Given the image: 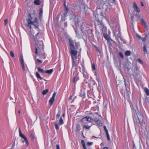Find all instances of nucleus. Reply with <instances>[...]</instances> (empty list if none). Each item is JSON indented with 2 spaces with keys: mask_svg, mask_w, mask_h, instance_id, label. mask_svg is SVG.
Segmentation results:
<instances>
[{
  "mask_svg": "<svg viewBox=\"0 0 149 149\" xmlns=\"http://www.w3.org/2000/svg\"><path fill=\"white\" fill-rule=\"evenodd\" d=\"M69 45L70 46V53L71 56H76L77 54V50L79 49L80 52L81 49L80 47V45L77 43H74V41L71 39H69Z\"/></svg>",
  "mask_w": 149,
  "mask_h": 149,
  "instance_id": "f257e3e1",
  "label": "nucleus"
},
{
  "mask_svg": "<svg viewBox=\"0 0 149 149\" xmlns=\"http://www.w3.org/2000/svg\"><path fill=\"white\" fill-rule=\"evenodd\" d=\"M35 53L36 55L43 56L45 55L43 50V42L42 41L36 42Z\"/></svg>",
  "mask_w": 149,
  "mask_h": 149,
  "instance_id": "f03ea898",
  "label": "nucleus"
},
{
  "mask_svg": "<svg viewBox=\"0 0 149 149\" xmlns=\"http://www.w3.org/2000/svg\"><path fill=\"white\" fill-rule=\"evenodd\" d=\"M72 69L75 67V69L78 70V65L81 63L82 67L83 66L81 60V56H72Z\"/></svg>",
  "mask_w": 149,
  "mask_h": 149,
  "instance_id": "7ed1b4c3",
  "label": "nucleus"
},
{
  "mask_svg": "<svg viewBox=\"0 0 149 149\" xmlns=\"http://www.w3.org/2000/svg\"><path fill=\"white\" fill-rule=\"evenodd\" d=\"M143 116L141 112L138 111L136 112V114L134 115L133 119L136 125H138L140 122L143 120Z\"/></svg>",
  "mask_w": 149,
  "mask_h": 149,
  "instance_id": "20e7f679",
  "label": "nucleus"
},
{
  "mask_svg": "<svg viewBox=\"0 0 149 149\" xmlns=\"http://www.w3.org/2000/svg\"><path fill=\"white\" fill-rule=\"evenodd\" d=\"M79 72H78V70H77L76 68L74 69L73 73V82L74 84V86L76 84L77 81H79Z\"/></svg>",
  "mask_w": 149,
  "mask_h": 149,
  "instance_id": "39448f33",
  "label": "nucleus"
},
{
  "mask_svg": "<svg viewBox=\"0 0 149 149\" xmlns=\"http://www.w3.org/2000/svg\"><path fill=\"white\" fill-rule=\"evenodd\" d=\"M102 0H98L97 2V13L98 14L102 15V5L101 3Z\"/></svg>",
  "mask_w": 149,
  "mask_h": 149,
  "instance_id": "423d86ee",
  "label": "nucleus"
},
{
  "mask_svg": "<svg viewBox=\"0 0 149 149\" xmlns=\"http://www.w3.org/2000/svg\"><path fill=\"white\" fill-rule=\"evenodd\" d=\"M19 136L20 137H21L22 138V139H23L24 140V141L26 143V144L28 146L29 145V143L26 136L24 134H23L22 133L21 131L19 129Z\"/></svg>",
  "mask_w": 149,
  "mask_h": 149,
  "instance_id": "0eeeda50",
  "label": "nucleus"
},
{
  "mask_svg": "<svg viewBox=\"0 0 149 149\" xmlns=\"http://www.w3.org/2000/svg\"><path fill=\"white\" fill-rule=\"evenodd\" d=\"M97 80L98 83V86L97 87V89L99 92V94H102V84L101 81H100L99 78H97Z\"/></svg>",
  "mask_w": 149,
  "mask_h": 149,
  "instance_id": "6e6552de",
  "label": "nucleus"
},
{
  "mask_svg": "<svg viewBox=\"0 0 149 149\" xmlns=\"http://www.w3.org/2000/svg\"><path fill=\"white\" fill-rule=\"evenodd\" d=\"M86 88L83 87H82L80 92L79 96L82 97L83 98H84L86 97Z\"/></svg>",
  "mask_w": 149,
  "mask_h": 149,
  "instance_id": "1a4fd4ad",
  "label": "nucleus"
},
{
  "mask_svg": "<svg viewBox=\"0 0 149 149\" xmlns=\"http://www.w3.org/2000/svg\"><path fill=\"white\" fill-rule=\"evenodd\" d=\"M93 119L89 116H86L82 118L81 120V122L83 123H85L86 121L92 122Z\"/></svg>",
  "mask_w": 149,
  "mask_h": 149,
  "instance_id": "9d476101",
  "label": "nucleus"
},
{
  "mask_svg": "<svg viewBox=\"0 0 149 149\" xmlns=\"http://www.w3.org/2000/svg\"><path fill=\"white\" fill-rule=\"evenodd\" d=\"M83 69L82 70V73L83 75V77L86 79H88L89 78V74L87 73V71L84 68V66L82 67Z\"/></svg>",
  "mask_w": 149,
  "mask_h": 149,
  "instance_id": "9b49d317",
  "label": "nucleus"
},
{
  "mask_svg": "<svg viewBox=\"0 0 149 149\" xmlns=\"http://www.w3.org/2000/svg\"><path fill=\"white\" fill-rule=\"evenodd\" d=\"M110 32L109 31V34L104 33H103V36L105 39L107 41V43L109 41V40L111 39L110 36Z\"/></svg>",
  "mask_w": 149,
  "mask_h": 149,
  "instance_id": "f8f14e48",
  "label": "nucleus"
},
{
  "mask_svg": "<svg viewBox=\"0 0 149 149\" xmlns=\"http://www.w3.org/2000/svg\"><path fill=\"white\" fill-rule=\"evenodd\" d=\"M23 57V56H20L19 60L22 70L24 72H25V68L24 64V61Z\"/></svg>",
  "mask_w": 149,
  "mask_h": 149,
  "instance_id": "ddd939ff",
  "label": "nucleus"
},
{
  "mask_svg": "<svg viewBox=\"0 0 149 149\" xmlns=\"http://www.w3.org/2000/svg\"><path fill=\"white\" fill-rule=\"evenodd\" d=\"M133 7L134 8V10L136 11L137 13H139L140 12V10L138 7L137 4L135 2L133 3Z\"/></svg>",
  "mask_w": 149,
  "mask_h": 149,
  "instance_id": "4468645a",
  "label": "nucleus"
},
{
  "mask_svg": "<svg viewBox=\"0 0 149 149\" xmlns=\"http://www.w3.org/2000/svg\"><path fill=\"white\" fill-rule=\"evenodd\" d=\"M94 121L96 122V123L100 127L102 125V123L101 120L97 118H95Z\"/></svg>",
  "mask_w": 149,
  "mask_h": 149,
  "instance_id": "2eb2a0df",
  "label": "nucleus"
},
{
  "mask_svg": "<svg viewBox=\"0 0 149 149\" xmlns=\"http://www.w3.org/2000/svg\"><path fill=\"white\" fill-rule=\"evenodd\" d=\"M103 127H104V129L106 133L107 137V140L108 141H110V139L109 135L108 133V131L107 130L106 126H104Z\"/></svg>",
  "mask_w": 149,
  "mask_h": 149,
  "instance_id": "dca6fc26",
  "label": "nucleus"
},
{
  "mask_svg": "<svg viewBox=\"0 0 149 149\" xmlns=\"http://www.w3.org/2000/svg\"><path fill=\"white\" fill-rule=\"evenodd\" d=\"M91 110L94 111H97V112H94L93 113L94 114H96L98 115V112H99V107L97 106L96 107H93L91 108Z\"/></svg>",
  "mask_w": 149,
  "mask_h": 149,
  "instance_id": "f3484780",
  "label": "nucleus"
},
{
  "mask_svg": "<svg viewBox=\"0 0 149 149\" xmlns=\"http://www.w3.org/2000/svg\"><path fill=\"white\" fill-rule=\"evenodd\" d=\"M141 22L143 24L146 30L148 31V27L147 26L146 22L143 19V18L141 19Z\"/></svg>",
  "mask_w": 149,
  "mask_h": 149,
  "instance_id": "a211bd4d",
  "label": "nucleus"
},
{
  "mask_svg": "<svg viewBox=\"0 0 149 149\" xmlns=\"http://www.w3.org/2000/svg\"><path fill=\"white\" fill-rule=\"evenodd\" d=\"M107 43L110 46L113 47V45H116V43L115 41H113L112 39H111Z\"/></svg>",
  "mask_w": 149,
  "mask_h": 149,
  "instance_id": "6ab92c4d",
  "label": "nucleus"
},
{
  "mask_svg": "<svg viewBox=\"0 0 149 149\" xmlns=\"http://www.w3.org/2000/svg\"><path fill=\"white\" fill-rule=\"evenodd\" d=\"M109 0H106L105 2L103 0V8H104V6H105V7H108V6L109 5Z\"/></svg>",
  "mask_w": 149,
  "mask_h": 149,
  "instance_id": "aec40b11",
  "label": "nucleus"
},
{
  "mask_svg": "<svg viewBox=\"0 0 149 149\" xmlns=\"http://www.w3.org/2000/svg\"><path fill=\"white\" fill-rule=\"evenodd\" d=\"M40 36V34L39 32H38L36 35L35 37L34 38V40L36 41V42H37L38 41L36 40H37V39L39 38Z\"/></svg>",
  "mask_w": 149,
  "mask_h": 149,
  "instance_id": "412c9836",
  "label": "nucleus"
},
{
  "mask_svg": "<svg viewBox=\"0 0 149 149\" xmlns=\"http://www.w3.org/2000/svg\"><path fill=\"white\" fill-rule=\"evenodd\" d=\"M116 52L117 54L119 56H124L123 53L119 50L117 48L116 49Z\"/></svg>",
  "mask_w": 149,
  "mask_h": 149,
  "instance_id": "4be33fe9",
  "label": "nucleus"
},
{
  "mask_svg": "<svg viewBox=\"0 0 149 149\" xmlns=\"http://www.w3.org/2000/svg\"><path fill=\"white\" fill-rule=\"evenodd\" d=\"M55 100V99L51 97L49 101V103L50 106L52 105L54 102Z\"/></svg>",
  "mask_w": 149,
  "mask_h": 149,
  "instance_id": "5701e85b",
  "label": "nucleus"
},
{
  "mask_svg": "<svg viewBox=\"0 0 149 149\" xmlns=\"http://www.w3.org/2000/svg\"><path fill=\"white\" fill-rule=\"evenodd\" d=\"M131 51L130 50H126L125 52V56H130L131 54Z\"/></svg>",
  "mask_w": 149,
  "mask_h": 149,
  "instance_id": "b1692460",
  "label": "nucleus"
},
{
  "mask_svg": "<svg viewBox=\"0 0 149 149\" xmlns=\"http://www.w3.org/2000/svg\"><path fill=\"white\" fill-rule=\"evenodd\" d=\"M93 46H94V48H95L96 50L100 54V55H101V52L99 47L95 45H93Z\"/></svg>",
  "mask_w": 149,
  "mask_h": 149,
  "instance_id": "393cba45",
  "label": "nucleus"
},
{
  "mask_svg": "<svg viewBox=\"0 0 149 149\" xmlns=\"http://www.w3.org/2000/svg\"><path fill=\"white\" fill-rule=\"evenodd\" d=\"M61 113V109H59L58 110V113L56 115V119H58V118L60 116Z\"/></svg>",
  "mask_w": 149,
  "mask_h": 149,
  "instance_id": "a878e982",
  "label": "nucleus"
},
{
  "mask_svg": "<svg viewBox=\"0 0 149 149\" xmlns=\"http://www.w3.org/2000/svg\"><path fill=\"white\" fill-rule=\"evenodd\" d=\"M53 71V69H50L49 70H45V73L48 74H51L52 73Z\"/></svg>",
  "mask_w": 149,
  "mask_h": 149,
  "instance_id": "bb28decb",
  "label": "nucleus"
},
{
  "mask_svg": "<svg viewBox=\"0 0 149 149\" xmlns=\"http://www.w3.org/2000/svg\"><path fill=\"white\" fill-rule=\"evenodd\" d=\"M41 3V1L40 0H34V3L36 5H39Z\"/></svg>",
  "mask_w": 149,
  "mask_h": 149,
  "instance_id": "cd10ccee",
  "label": "nucleus"
},
{
  "mask_svg": "<svg viewBox=\"0 0 149 149\" xmlns=\"http://www.w3.org/2000/svg\"><path fill=\"white\" fill-rule=\"evenodd\" d=\"M36 76L38 79H40L41 80L43 79V78L40 77L39 74L38 72H36Z\"/></svg>",
  "mask_w": 149,
  "mask_h": 149,
  "instance_id": "c85d7f7f",
  "label": "nucleus"
},
{
  "mask_svg": "<svg viewBox=\"0 0 149 149\" xmlns=\"http://www.w3.org/2000/svg\"><path fill=\"white\" fill-rule=\"evenodd\" d=\"M27 21L28 23V26L31 29V24H32V22H31L30 19H27Z\"/></svg>",
  "mask_w": 149,
  "mask_h": 149,
  "instance_id": "c756f323",
  "label": "nucleus"
},
{
  "mask_svg": "<svg viewBox=\"0 0 149 149\" xmlns=\"http://www.w3.org/2000/svg\"><path fill=\"white\" fill-rule=\"evenodd\" d=\"M76 129L78 131H80L81 129L80 125L79 124H77L76 125Z\"/></svg>",
  "mask_w": 149,
  "mask_h": 149,
  "instance_id": "7c9ffc66",
  "label": "nucleus"
},
{
  "mask_svg": "<svg viewBox=\"0 0 149 149\" xmlns=\"http://www.w3.org/2000/svg\"><path fill=\"white\" fill-rule=\"evenodd\" d=\"M32 25H33L35 26V28H37L38 27V22H32Z\"/></svg>",
  "mask_w": 149,
  "mask_h": 149,
  "instance_id": "2f4dec72",
  "label": "nucleus"
},
{
  "mask_svg": "<svg viewBox=\"0 0 149 149\" xmlns=\"http://www.w3.org/2000/svg\"><path fill=\"white\" fill-rule=\"evenodd\" d=\"M90 58L91 60L92 68L93 70H95L96 68H95V65L94 62L93 63V62L91 60V58Z\"/></svg>",
  "mask_w": 149,
  "mask_h": 149,
  "instance_id": "473e14b6",
  "label": "nucleus"
},
{
  "mask_svg": "<svg viewBox=\"0 0 149 149\" xmlns=\"http://www.w3.org/2000/svg\"><path fill=\"white\" fill-rule=\"evenodd\" d=\"M144 91L146 94V95L148 96L149 95V89L147 88H144Z\"/></svg>",
  "mask_w": 149,
  "mask_h": 149,
  "instance_id": "72a5a7b5",
  "label": "nucleus"
},
{
  "mask_svg": "<svg viewBox=\"0 0 149 149\" xmlns=\"http://www.w3.org/2000/svg\"><path fill=\"white\" fill-rule=\"evenodd\" d=\"M102 21L99 19H96L95 22V24L97 25H99L101 24Z\"/></svg>",
  "mask_w": 149,
  "mask_h": 149,
  "instance_id": "f704fd0d",
  "label": "nucleus"
},
{
  "mask_svg": "<svg viewBox=\"0 0 149 149\" xmlns=\"http://www.w3.org/2000/svg\"><path fill=\"white\" fill-rule=\"evenodd\" d=\"M38 70V72L42 73H45V70H44L40 68L39 67H37Z\"/></svg>",
  "mask_w": 149,
  "mask_h": 149,
  "instance_id": "c9c22d12",
  "label": "nucleus"
},
{
  "mask_svg": "<svg viewBox=\"0 0 149 149\" xmlns=\"http://www.w3.org/2000/svg\"><path fill=\"white\" fill-rule=\"evenodd\" d=\"M63 123H64L63 120V119L62 118V117H61L60 118V119L59 120V125H62Z\"/></svg>",
  "mask_w": 149,
  "mask_h": 149,
  "instance_id": "e433bc0d",
  "label": "nucleus"
},
{
  "mask_svg": "<svg viewBox=\"0 0 149 149\" xmlns=\"http://www.w3.org/2000/svg\"><path fill=\"white\" fill-rule=\"evenodd\" d=\"M30 137L31 139L32 140L34 141L35 139V135L34 134L32 133H31L30 134Z\"/></svg>",
  "mask_w": 149,
  "mask_h": 149,
  "instance_id": "4c0bfd02",
  "label": "nucleus"
},
{
  "mask_svg": "<svg viewBox=\"0 0 149 149\" xmlns=\"http://www.w3.org/2000/svg\"><path fill=\"white\" fill-rule=\"evenodd\" d=\"M36 66H37V62H38L39 63H41L42 62V60H40L39 59H36Z\"/></svg>",
  "mask_w": 149,
  "mask_h": 149,
  "instance_id": "58836bf2",
  "label": "nucleus"
},
{
  "mask_svg": "<svg viewBox=\"0 0 149 149\" xmlns=\"http://www.w3.org/2000/svg\"><path fill=\"white\" fill-rule=\"evenodd\" d=\"M49 90L48 89H46L43 91L42 92V94L43 95H46L47 93L48 92Z\"/></svg>",
  "mask_w": 149,
  "mask_h": 149,
  "instance_id": "ea45409f",
  "label": "nucleus"
},
{
  "mask_svg": "<svg viewBox=\"0 0 149 149\" xmlns=\"http://www.w3.org/2000/svg\"><path fill=\"white\" fill-rule=\"evenodd\" d=\"M68 9H67V10H66V9H65L64 13H63V15L65 17L66 16V15H67V13L68 12Z\"/></svg>",
  "mask_w": 149,
  "mask_h": 149,
  "instance_id": "a19ab883",
  "label": "nucleus"
},
{
  "mask_svg": "<svg viewBox=\"0 0 149 149\" xmlns=\"http://www.w3.org/2000/svg\"><path fill=\"white\" fill-rule=\"evenodd\" d=\"M55 127L56 129V130H58L59 129V125H58V123L56 122L55 123Z\"/></svg>",
  "mask_w": 149,
  "mask_h": 149,
  "instance_id": "79ce46f5",
  "label": "nucleus"
},
{
  "mask_svg": "<svg viewBox=\"0 0 149 149\" xmlns=\"http://www.w3.org/2000/svg\"><path fill=\"white\" fill-rule=\"evenodd\" d=\"M91 127V126H89L88 125H84L83 126V128H85L89 130L90 127Z\"/></svg>",
  "mask_w": 149,
  "mask_h": 149,
  "instance_id": "37998d69",
  "label": "nucleus"
},
{
  "mask_svg": "<svg viewBox=\"0 0 149 149\" xmlns=\"http://www.w3.org/2000/svg\"><path fill=\"white\" fill-rule=\"evenodd\" d=\"M42 8H41L40 9V11L39 13V15L40 17H41L42 16Z\"/></svg>",
  "mask_w": 149,
  "mask_h": 149,
  "instance_id": "c03bdc74",
  "label": "nucleus"
},
{
  "mask_svg": "<svg viewBox=\"0 0 149 149\" xmlns=\"http://www.w3.org/2000/svg\"><path fill=\"white\" fill-rule=\"evenodd\" d=\"M143 51L144 52H147V48L146 46L144 45L143 47Z\"/></svg>",
  "mask_w": 149,
  "mask_h": 149,
  "instance_id": "a18cd8bd",
  "label": "nucleus"
},
{
  "mask_svg": "<svg viewBox=\"0 0 149 149\" xmlns=\"http://www.w3.org/2000/svg\"><path fill=\"white\" fill-rule=\"evenodd\" d=\"M28 17L29 18L28 19H30L31 22H33V21L32 20V18L31 17V15L29 13V14Z\"/></svg>",
  "mask_w": 149,
  "mask_h": 149,
  "instance_id": "49530a36",
  "label": "nucleus"
},
{
  "mask_svg": "<svg viewBox=\"0 0 149 149\" xmlns=\"http://www.w3.org/2000/svg\"><path fill=\"white\" fill-rule=\"evenodd\" d=\"M148 32H146V34H145V38H148V37H149V33H148Z\"/></svg>",
  "mask_w": 149,
  "mask_h": 149,
  "instance_id": "de8ad7c7",
  "label": "nucleus"
},
{
  "mask_svg": "<svg viewBox=\"0 0 149 149\" xmlns=\"http://www.w3.org/2000/svg\"><path fill=\"white\" fill-rule=\"evenodd\" d=\"M136 36L140 40L141 39L142 37L139 36V35L138 34H137L136 35Z\"/></svg>",
  "mask_w": 149,
  "mask_h": 149,
  "instance_id": "09e8293b",
  "label": "nucleus"
},
{
  "mask_svg": "<svg viewBox=\"0 0 149 149\" xmlns=\"http://www.w3.org/2000/svg\"><path fill=\"white\" fill-rule=\"evenodd\" d=\"M97 138L99 139H102V135L101 132L100 134L97 136Z\"/></svg>",
  "mask_w": 149,
  "mask_h": 149,
  "instance_id": "8fccbe9b",
  "label": "nucleus"
},
{
  "mask_svg": "<svg viewBox=\"0 0 149 149\" xmlns=\"http://www.w3.org/2000/svg\"><path fill=\"white\" fill-rule=\"evenodd\" d=\"M56 93L54 92V93L53 94L52 96L51 97H52L53 98H54L55 99V96L56 95Z\"/></svg>",
  "mask_w": 149,
  "mask_h": 149,
  "instance_id": "3c124183",
  "label": "nucleus"
},
{
  "mask_svg": "<svg viewBox=\"0 0 149 149\" xmlns=\"http://www.w3.org/2000/svg\"><path fill=\"white\" fill-rule=\"evenodd\" d=\"M141 39L142 40L143 42H145L146 40V38L145 37H144L143 38L142 37Z\"/></svg>",
  "mask_w": 149,
  "mask_h": 149,
  "instance_id": "603ef678",
  "label": "nucleus"
},
{
  "mask_svg": "<svg viewBox=\"0 0 149 149\" xmlns=\"http://www.w3.org/2000/svg\"><path fill=\"white\" fill-rule=\"evenodd\" d=\"M138 62L141 64H143V61L140 59H139L138 60Z\"/></svg>",
  "mask_w": 149,
  "mask_h": 149,
  "instance_id": "864d4df0",
  "label": "nucleus"
},
{
  "mask_svg": "<svg viewBox=\"0 0 149 149\" xmlns=\"http://www.w3.org/2000/svg\"><path fill=\"white\" fill-rule=\"evenodd\" d=\"M93 142H88L87 143V144L89 146H90L93 144Z\"/></svg>",
  "mask_w": 149,
  "mask_h": 149,
  "instance_id": "5fc2aeb1",
  "label": "nucleus"
},
{
  "mask_svg": "<svg viewBox=\"0 0 149 149\" xmlns=\"http://www.w3.org/2000/svg\"><path fill=\"white\" fill-rule=\"evenodd\" d=\"M107 30V28L106 26H105L103 24V31H104L106 30Z\"/></svg>",
  "mask_w": 149,
  "mask_h": 149,
  "instance_id": "6e6d98bb",
  "label": "nucleus"
},
{
  "mask_svg": "<svg viewBox=\"0 0 149 149\" xmlns=\"http://www.w3.org/2000/svg\"><path fill=\"white\" fill-rule=\"evenodd\" d=\"M8 19H5L4 20V25L6 26L8 23Z\"/></svg>",
  "mask_w": 149,
  "mask_h": 149,
  "instance_id": "4d7b16f0",
  "label": "nucleus"
},
{
  "mask_svg": "<svg viewBox=\"0 0 149 149\" xmlns=\"http://www.w3.org/2000/svg\"><path fill=\"white\" fill-rule=\"evenodd\" d=\"M134 16L132 15L131 16V20L132 22L134 21Z\"/></svg>",
  "mask_w": 149,
  "mask_h": 149,
  "instance_id": "13d9d810",
  "label": "nucleus"
},
{
  "mask_svg": "<svg viewBox=\"0 0 149 149\" xmlns=\"http://www.w3.org/2000/svg\"><path fill=\"white\" fill-rule=\"evenodd\" d=\"M10 55L11 56H14V54L13 51H11L10 52Z\"/></svg>",
  "mask_w": 149,
  "mask_h": 149,
  "instance_id": "bf43d9fd",
  "label": "nucleus"
},
{
  "mask_svg": "<svg viewBox=\"0 0 149 149\" xmlns=\"http://www.w3.org/2000/svg\"><path fill=\"white\" fill-rule=\"evenodd\" d=\"M81 144H82V146L85 145V142H84V141L83 140H82L81 141Z\"/></svg>",
  "mask_w": 149,
  "mask_h": 149,
  "instance_id": "052dcab7",
  "label": "nucleus"
},
{
  "mask_svg": "<svg viewBox=\"0 0 149 149\" xmlns=\"http://www.w3.org/2000/svg\"><path fill=\"white\" fill-rule=\"evenodd\" d=\"M33 22L35 23L38 22V19L36 17H35L34 21Z\"/></svg>",
  "mask_w": 149,
  "mask_h": 149,
  "instance_id": "680f3d73",
  "label": "nucleus"
},
{
  "mask_svg": "<svg viewBox=\"0 0 149 149\" xmlns=\"http://www.w3.org/2000/svg\"><path fill=\"white\" fill-rule=\"evenodd\" d=\"M64 5L65 7V9H66V10H67V9H68V7L66 5L65 2L64 3Z\"/></svg>",
  "mask_w": 149,
  "mask_h": 149,
  "instance_id": "e2e57ef3",
  "label": "nucleus"
},
{
  "mask_svg": "<svg viewBox=\"0 0 149 149\" xmlns=\"http://www.w3.org/2000/svg\"><path fill=\"white\" fill-rule=\"evenodd\" d=\"M56 149H60V147L59 145H57L56 146Z\"/></svg>",
  "mask_w": 149,
  "mask_h": 149,
  "instance_id": "0e129e2a",
  "label": "nucleus"
},
{
  "mask_svg": "<svg viewBox=\"0 0 149 149\" xmlns=\"http://www.w3.org/2000/svg\"><path fill=\"white\" fill-rule=\"evenodd\" d=\"M141 6H144L143 3L142 1H141Z\"/></svg>",
  "mask_w": 149,
  "mask_h": 149,
  "instance_id": "69168bd1",
  "label": "nucleus"
},
{
  "mask_svg": "<svg viewBox=\"0 0 149 149\" xmlns=\"http://www.w3.org/2000/svg\"><path fill=\"white\" fill-rule=\"evenodd\" d=\"M15 146V142H14V143L12 145V146L13 148H14V146Z\"/></svg>",
  "mask_w": 149,
  "mask_h": 149,
  "instance_id": "338daca9",
  "label": "nucleus"
},
{
  "mask_svg": "<svg viewBox=\"0 0 149 149\" xmlns=\"http://www.w3.org/2000/svg\"><path fill=\"white\" fill-rule=\"evenodd\" d=\"M72 96L70 95L69 97V100H72Z\"/></svg>",
  "mask_w": 149,
  "mask_h": 149,
  "instance_id": "774afa93",
  "label": "nucleus"
}]
</instances>
